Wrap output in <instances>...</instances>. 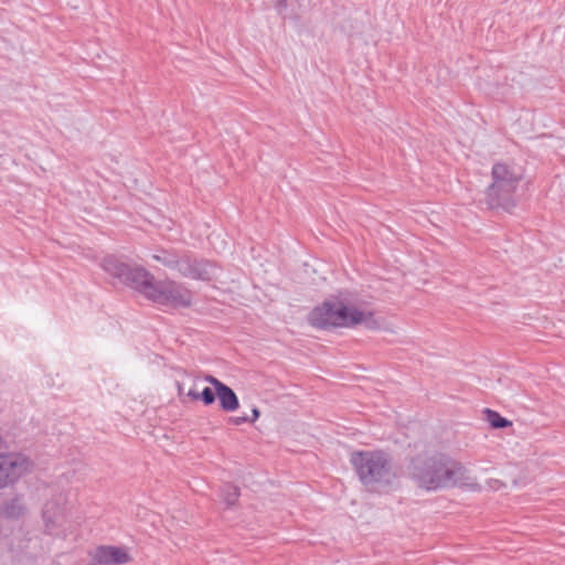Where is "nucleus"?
I'll return each mask as SVG.
<instances>
[{"mask_svg":"<svg viewBox=\"0 0 565 565\" xmlns=\"http://www.w3.org/2000/svg\"><path fill=\"white\" fill-rule=\"evenodd\" d=\"M466 473L461 462L445 454L417 458L409 468L412 479L427 491L454 488L467 479Z\"/></svg>","mask_w":565,"mask_h":565,"instance_id":"obj_1","label":"nucleus"},{"mask_svg":"<svg viewBox=\"0 0 565 565\" xmlns=\"http://www.w3.org/2000/svg\"><path fill=\"white\" fill-rule=\"evenodd\" d=\"M309 321L313 327L320 329L351 328L361 323L374 328L376 324L372 312L347 306L340 300H326L322 305L316 307L309 315Z\"/></svg>","mask_w":565,"mask_h":565,"instance_id":"obj_2","label":"nucleus"},{"mask_svg":"<svg viewBox=\"0 0 565 565\" xmlns=\"http://www.w3.org/2000/svg\"><path fill=\"white\" fill-rule=\"evenodd\" d=\"M350 461L360 481L370 490L387 486L395 478L390 458L384 451H354Z\"/></svg>","mask_w":565,"mask_h":565,"instance_id":"obj_3","label":"nucleus"},{"mask_svg":"<svg viewBox=\"0 0 565 565\" xmlns=\"http://www.w3.org/2000/svg\"><path fill=\"white\" fill-rule=\"evenodd\" d=\"M492 182L487 188L486 200L489 207H502L507 211L515 205L514 193L521 175L505 163H495L492 167Z\"/></svg>","mask_w":565,"mask_h":565,"instance_id":"obj_4","label":"nucleus"},{"mask_svg":"<svg viewBox=\"0 0 565 565\" xmlns=\"http://www.w3.org/2000/svg\"><path fill=\"white\" fill-rule=\"evenodd\" d=\"M33 469V461L20 451H8L7 440L0 436V490L17 483Z\"/></svg>","mask_w":565,"mask_h":565,"instance_id":"obj_5","label":"nucleus"},{"mask_svg":"<svg viewBox=\"0 0 565 565\" xmlns=\"http://www.w3.org/2000/svg\"><path fill=\"white\" fill-rule=\"evenodd\" d=\"M149 300L173 308L190 307L192 292L173 280L157 281Z\"/></svg>","mask_w":565,"mask_h":565,"instance_id":"obj_6","label":"nucleus"},{"mask_svg":"<svg viewBox=\"0 0 565 565\" xmlns=\"http://www.w3.org/2000/svg\"><path fill=\"white\" fill-rule=\"evenodd\" d=\"M217 267L204 259H195L182 256L180 274L192 279L211 280L216 277Z\"/></svg>","mask_w":565,"mask_h":565,"instance_id":"obj_7","label":"nucleus"},{"mask_svg":"<svg viewBox=\"0 0 565 565\" xmlns=\"http://www.w3.org/2000/svg\"><path fill=\"white\" fill-rule=\"evenodd\" d=\"M124 282L142 294L147 299L150 298L157 284L154 277L142 267L128 266L122 279Z\"/></svg>","mask_w":565,"mask_h":565,"instance_id":"obj_8","label":"nucleus"},{"mask_svg":"<svg viewBox=\"0 0 565 565\" xmlns=\"http://www.w3.org/2000/svg\"><path fill=\"white\" fill-rule=\"evenodd\" d=\"M90 557L97 565H124L131 562V556L125 547L113 545L96 547Z\"/></svg>","mask_w":565,"mask_h":565,"instance_id":"obj_9","label":"nucleus"},{"mask_svg":"<svg viewBox=\"0 0 565 565\" xmlns=\"http://www.w3.org/2000/svg\"><path fill=\"white\" fill-rule=\"evenodd\" d=\"M65 516V499L60 495L56 500L47 501L43 509L45 527L53 533L55 527L62 525Z\"/></svg>","mask_w":565,"mask_h":565,"instance_id":"obj_10","label":"nucleus"},{"mask_svg":"<svg viewBox=\"0 0 565 565\" xmlns=\"http://www.w3.org/2000/svg\"><path fill=\"white\" fill-rule=\"evenodd\" d=\"M220 401V407L225 412H234L239 407L238 398L235 392L227 385H223L216 392Z\"/></svg>","mask_w":565,"mask_h":565,"instance_id":"obj_11","label":"nucleus"},{"mask_svg":"<svg viewBox=\"0 0 565 565\" xmlns=\"http://www.w3.org/2000/svg\"><path fill=\"white\" fill-rule=\"evenodd\" d=\"M129 265L119 262L115 256H106L103 259L102 267L114 277L122 279Z\"/></svg>","mask_w":565,"mask_h":565,"instance_id":"obj_12","label":"nucleus"},{"mask_svg":"<svg viewBox=\"0 0 565 565\" xmlns=\"http://www.w3.org/2000/svg\"><path fill=\"white\" fill-rule=\"evenodd\" d=\"M0 512L6 518L17 519L23 514L24 507L19 499H12L3 503V505L0 509Z\"/></svg>","mask_w":565,"mask_h":565,"instance_id":"obj_13","label":"nucleus"},{"mask_svg":"<svg viewBox=\"0 0 565 565\" xmlns=\"http://www.w3.org/2000/svg\"><path fill=\"white\" fill-rule=\"evenodd\" d=\"M152 258L167 267L177 269L180 273V264L182 263V257H179L178 255L167 250H161L158 254H153Z\"/></svg>","mask_w":565,"mask_h":565,"instance_id":"obj_14","label":"nucleus"},{"mask_svg":"<svg viewBox=\"0 0 565 565\" xmlns=\"http://www.w3.org/2000/svg\"><path fill=\"white\" fill-rule=\"evenodd\" d=\"M486 419L493 428H505L512 425L510 420L502 417L498 412L486 408L484 409Z\"/></svg>","mask_w":565,"mask_h":565,"instance_id":"obj_15","label":"nucleus"},{"mask_svg":"<svg viewBox=\"0 0 565 565\" xmlns=\"http://www.w3.org/2000/svg\"><path fill=\"white\" fill-rule=\"evenodd\" d=\"M222 497L227 505H233L239 497L238 488L230 483L225 484L222 488Z\"/></svg>","mask_w":565,"mask_h":565,"instance_id":"obj_16","label":"nucleus"},{"mask_svg":"<svg viewBox=\"0 0 565 565\" xmlns=\"http://www.w3.org/2000/svg\"><path fill=\"white\" fill-rule=\"evenodd\" d=\"M215 394L210 387H205L200 394V398L205 405H211L215 402Z\"/></svg>","mask_w":565,"mask_h":565,"instance_id":"obj_17","label":"nucleus"},{"mask_svg":"<svg viewBox=\"0 0 565 565\" xmlns=\"http://www.w3.org/2000/svg\"><path fill=\"white\" fill-rule=\"evenodd\" d=\"M204 381L210 383L211 385H213L215 392L224 385L223 382H221L220 380H217L213 375H205L204 376Z\"/></svg>","mask_w":565,"mask_h":565,"instance_id":"obj_18","label":"nucleus"},{"mask_svg":"<svg viewBox=\"0 0 565 565\" xmlns=\"http://www.w3.org/2000/svg\"><path fill=\"white\" fill-rule=\"evenodd\" d=\"M230 422L234 425H242V424L248 422V417L247 416L231 417Z\"/></svg>","mask_w":565,"mask_h":565,"instance_id":"obj_19","label":"nucleus"},{"mask_svg":"<svg viewBox=\"0 0 565 565\" xmlns=\"http://www.w3.org/2000/svg\"><path fill=\"white\" fill-rule=\"evenodd\" d=\"M260 416V412L257 407L252 409V417H248L249 423H255Z\"/></svg>","mask_w":565,"mask_h":565,"instance_id":"obj_20","label":"nucleus"},{"mask_svg":"<svg viewBox=\"0 0 565 565\" xmlns=\"http://www.w3.org/2000/svg\"><path fill=\"white\" fill-rule=\"evenodd\" d=\"M188 395L192 398V399H200V394L194 392V391H190L188 393Z\"/></svg>","mask_w":565,"mask_h":565,"instance_id":"obj_21","label":"nucleus"},{"mask_svg":"<svg viewBox=\"0 0 565 565\" xmlns=\"http://www.w3.org/2000/svg\"><path fill=\"white\" fill-rule=\"evenodd\" d=\"M276 4L280 8H286V0H276Z\"/></svg>","mask_w":565,"mask_h":565,"instance_id":"obj_22","label":"nucleus"}]
</instances>
